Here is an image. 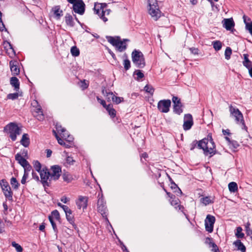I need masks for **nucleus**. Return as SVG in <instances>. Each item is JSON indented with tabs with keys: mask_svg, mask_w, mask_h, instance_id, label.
Here are the masks:
<instances>
[{
	"mask_svg": "<svg viewBox=\"0 0 252 252\" xmlns=\"http://www.w3.org/2000/svg\"><path fill=\"white\" fill-rule=\"evenodd\" d=\"M15 160L22 166L24 167L27 165L29 162L25 158H24L20 154L18 153L15 155Z\"/></svg>",
	"mask_w": 252,
	"mask_h": 252,
	"instance_id": "nucleus-20",
	"label": "nucleus"
},
{
	"mask_svg": "<svg viewBox=\"0 0 252 252\" xmlns=\"http://www.w3.org/2000/svg\"><path fill=\"white\" fill-rule=\"evenodd\" d=\"M193 122L192 116L190 114H187L184 115L183 128L185 130H188L193 126Z\"/></svg>",
	"mask_w": 252,
	"mask_h": 252,
	"instance_id": "nucleus-12",
	"label": "nucleus"
},
{
	"mask_svg": "<svg viewBox=\"0 0 252 252\" xmlns=\"http://www.w3.org/2000/svg\"><path fill=\"white\" fill-rule=\"evenodd\" d=\"M102 93L104 94H106V99H107V101H111V100H112L111 97V95H110L109 94L113 93L112 92H107L106 90L104 91L103 90H102Z\"/></svg>",
	"mask_w": 252,
	"mask_h": 252,
	"instance_id": "nucleus-55",
	"label": "nucleus"
},
{
	"mask_svg": "<svg viewBox=\"0 0 252 252\" xmlns=\"http://www.w3.org/2000/svg\"><path fill=\"white\" fill-rule=\"evenodd\" d=\"M33 115L39 121H42L44 119V116L41 107L38 105L36 107L33 111Z\"/></svg>",
	"mask_w": 252,
	"mask_h": 252,
	"instance_id": "nucleus-17",
	"label": "nucleus"
},
{
	"mask_svg": "<svg viewBox=\"0 0 252 252\" xmlns=\"http://www.w3.org/2000/svg\"><path fill=\"white\" fill-rule=\"evenodd\" d=\"M61 201L64 203H67L69 201V198L63 196L61 197Z\"/></svg>",
	"mask_w": 252,
	"mask_h": 252,
	"instance_id": "nucleus-60",
	"label": "nucleus"
},
{
	"mask_svg": "<svg viewBox=\"0 0 252 252\" xmlns=\"http://www.w3.org/2000/svg\"><path fill=\"white\" fill-rule=\"evenodd\" d=\"M12 246L14 247L17 252H22L23 251V249L22 247L19 245L18 244L16 243L15 242H12L11 243Z\"/></svg>",
	"mask_w": 252,
	"mask_h": 252,
	"instance_id": "nucleus-44",
	"label": "nucleus"
},
{
	"mask_svg": "<svg viewBox=\"0 0 252 252\" xmlns=\"http://www.w3.org/2000/svg\"><path fill=\"white\" fill-rule=\"evenodd\" d=\"M111 12V10L110 9L106 8L104 10H102V11L100 12V18L104 22H106L108 21V19L106 17H105V15H108Z\"/></svg>",
	"mask_w": 252,
	"mask_h": 252,
	"instance_id": "nucleus-26",
	"label": "nucleus"
},
{
	"mask_svg": "<svg viewBox=\"0 0 252 252\" xmlns=\"http://www.w3.org/2000/svg\"><path fill=\"white\" fill-rule=\"evenodd\" d=\"M75 162V160L73 159V158L70 156H67L66 158V162L68 164L73 165Z\"/></svg>",
	"mask_w": 252,
	"mask_h": 252,
	"instance_id": "nucleus-53",
	"label": "nucleus"
},
{
	"mask_svg": "<svg viewBox=\"0 0 252 252\" xmlns=\"http://www.w3.org/2000/svg\"><path fill=\"white\" fill-rule=\"evenodd\" d=\"M97 101L104 107L106 105V102H105V101L103 100V99H101L100 98H99L98 96H97Z\"/></svg>",
	"mask_w": 252,
	"mask_h": 252,
	"instance_id": "nucleus-61",
	"label": "nucleus"
},
{
	"mask_svg": "<svg viewBox=\"0 0 252 252\" xmlns=\"http://www.w3.org/2000/svg\"><path fill=\"white\" fill-rule=\"evenodd\" d=\"M67 137H66V139H64L66 142H67V143H68V144H70L71 145V146L72 147L74 145L73 144V137L70 135L69 134H67Z\"/></svg>",
	"mask_w": 252,
	"mask_h": 252,
	"instance_id": "nucleus-46",
	"label": "nucleus"
},
{
	"mask_svg": "<svg viewBox=\"0 0 252 252\" xmlns=\"http://www.w3.org/2000/svg\"><path fill=\"white\" fill-rule=\"evenodd\" d=\"M149 8V13L153 18V19L157 21L161 15V12L158 8L157 1L154 0H148Z\"/></svg>",
	"mask_w": 252,
	"mask_h": 252,
	"instance_id": "nucleus-6",
	"label": "nucleus"
},
{
	"mask_svg": "<svg viewBox=\"0 0 252 252\" xmlns=\"http://www.w3.org/2000/svg\"><path fill=\"white\" fill-rule=\"evenodd\" d=\"M56 128L58 132H66L65 128L63 127L61 125H56Z\"/></svg>",
	"mask_w": 252,
	"mask_h": 252,
	"instance_id": "nucleus-54",
	"label": "nucleus"
},
{
	"mask_svg": "<svg viewBox=\"0 0 252 252\" xmlns=\"http://www.w3.org/2000/svg\"><path fill=\"white\" fill-rule=\"evenodd\" d=\"M235 235L238 238H243L244 237V234L242 232V228L241 227L237 228Z\"/></svg>",
	"mask_w": 252,
	"mask_h": 252,
	"instance_id": "nucleus-37",
	"label": "nucleus"
},
{
	"mask_svg": "<svg viewBox=\"0 0 252 252\" xmlns=\"http://www.w3.org/2000/svg\"><path fill=\"white\" fill-rule=\"evenodd\" d=\"M4 30L7 31V29L5 28V26L3 22L0 23V31L2 32Z\"/></svg>",
	"mask_w": 252,
	"mask_h": 252,
	"instance_id": "nucleus-64",
	"label": "nucleus"
},
{
	"mask_svg": "<svg viewBox=\"0 0 252 252\" xmlns=\"http://www.w3.org/2000/svg\"><path fill=\"white\" fill-rule=\"evenodd\" d=\"M126 59L124 60V65L126 70H128L130 67V61L127 59V56L125 55Z\"/></svg>",
	"mask_w": 252,
	"mask_h": 252,
	"instance_id": "nucleus-41",
	"label": "nucleus"
},
{
	"mask_svg": "<svg viewBox=\"0 0 252 252\" xmlns=\"http://www.w3.org/2000/svg\"><path fill=\"white\" fill-rule=\"evenodd\" d=\"M232 54V50L230 47H227L224 53L225 58L226 60H229Z\"/></svg>",
	"mask_w": 252,
	"mask_h": 252,
	"instance_id": "nucleus-39",
	"label": "nucleus"
},
{
	"mask_svg": "<svg viewBox=\"0 0 252 252\" xmlns=\"http://www.w3.org/2000/svg\"><path fill=\"white\" fill-rule=\"evenodd\" d=\"M234 244H235V246L237 248L238 250L241 251L242 252H245V246L240 240H237L234 243Z\"/></svg>",
	"mask_w": 252,
	"mask_h": 252,
	"instance_id": "nucleus-28",
	"label": "nucleus"
},
{
	"mask_svg": "<svg viewBox=\"0 0 252 252\" xmlns=\"http://www.w3.org/2000/svg\"><path fill=\"white\" fill-rule=\"evenodd\" d=\"M100 6H98V7L97 8V6L96 5H94V12L95 14L99 15L100 12L102 11V10H104L107 7V4L105 3H100Z\"/></svg>",
	"mask_w": 252,
	"mask_h": 252,
	"instance_id": "nucleus-27",
	"label": "nucleus"
},
{
	"mask_svg": "<svg viewBox=\"0 0 252 252\" xmlns=\"http://www.w3.org/2000/svg\"><path fill=\"white\" fill-rule=\"evenodd\" d=\"M166 193L167 194V195L169 197H170L171 199H172V200H170L171 204L172 205H173V206L178 205L179 199H177V198H176L175 197L173 198L172 196H170L169 192H168L166 191Z\"/></svg>",
	"mask_w": 252,
	"mask_h": 252,
	"instance_id": "nucleus-43",
	"label": "nucleus"
},
{
	"mask_svg": "<svg viewBox=\"0 0 252 252\" xmlns=\"http://www.w3.org/2000/svg\"><path fill=\"white\" fill-rule=\"evenodd\" d=\"M144 91L146 92L149 93L151 95H153L154 93V88L150 85H146L144 87Z\"/></svg>",
	"mask_w": 252,
	"mask_h": 252,
	"instance_id": "nucleus-34",
	"label": "nucleus"
},
{
	"mask_svg": "<svg viewBox=\"0 0 252 252\" xmlns=\"http://www.w3.org/2000/svg\"><path fill=\"white\" fill-rule=\"evenodd\" d=\"M97 211L100 213L103 218H107V210L105 206L103 199L102 198V193L100 191L98 194V200H97Z\"/></svg>",
	"mask_w": 252,
	"mask_h": 252,
	"instance_id": "nucleus-8",
	"label": "nucleus"
},
{
	"mask_svg": "<svg viewBox=\"0 0 252 252\" xmlns=\"http://www.w3.org/2000/svg\"><path fill=\"white\" fill-rule=\"evenodd\" d=\"M190 50L191 51V52L194 55L198 54V49L197 48H191L190 49Z\"/></svg>",
	"mask_w": 252,
	"mask_h": 252,
	"instance_id": "nucleus-63",
	"label": "nucleus"
},
{
	"mask_svg": "<svg viewBox=\"0 0 252 252\" xmlns=\"http://www.w3.org/2000/svg\"><path fill=\"white\" fill-rule=\"evenodd\" d=\"M52 11L54 13V17L57 20L60 19L61 17L63 15V11L60 9V6L59 5L55 6L53 7Z\"/></svg>",
	"mask_w": 252,
	"mask_h": 252,
	"instance_id": "nucleus-19",
	"label": "nucleus"
},
{
	"mask_svg": "<svg viewBox=\"0 0 252 252\" xmlns=\"http://www.w3.org/2000/svg\"><path fill=\"white\" fill-rule=\"evenodd\" d=\"M190 150L193 151L197 147V140H194L190 145Z\"/></svg>",
	"mask_w": 252,
	"mask_h": 252,
	"instance_id": "nucleus-57",
	"label": "nucleus"
},
{
	"mask_svg": "<svg viewBox=\"0 0 252 252\" xmlns=\"http://www.w3.org/2000/svg\"><path fill=\"white\" fill-rule=\"evenodd\" d=\"M24 173H27L28 176H29V172L32 170V166L30 164V163L28 162L27 163V165H26V166H24Z\"/></svg>",
	"mask_w": 252,
	"mask_h": 252,
	"instance_id": "nucleus-48",
	"label": "nucleus"
},
{
	"mask_svg": "<svg viewBox=\"0 0 252 252\" xmlns=\"http://www.w3.org/2000/svg\"><path fill=\"white\" fill-rule=\"evenodd\" d=\"M19 94L17 93L9 94L7 95V98L9 99L15 100L18 97Z\"/></svg>",
	"mask_w": 252,
	"mask_h": 252,
	"instance_id": "nucleus-47",
	"label": "nucleus"
},
{
	"mask_svg": "<svg viewBox=\"0 0 252 252\" xmlns=\"http://www.w3.org/2000/svg\"><path fill=\"white\" fill-rule=\"evenodd\" d=\"M215 221V218L210 215H208L205 220V229L209 232L213 231L214 224Z\"/></svg>",
	"mask_w": 252,
	"mask_h": 252,
	"instance_id": "nucleus-11",
	"label": "nucleus"
},
{
	"mask_svg": "<svg viewBox=\"0 0 252 252\" xmlns=\"http://www.w3.org/2000/svg\"><path fill=\"white\" fill-rule=\"evenodd\" d=\"M62 174V169L60 166L54 165L51 167L50 170L45 167L43 168L40 174L41 181L44 188L50 187L51 180H57Z\"/></svg>",
	"mask_w": 252,
	"mask_h": 252,
	"instance_id": "nucleus-1",
	"label": "nucleus"
},
{
	"mask_svg": "<svg viewBox=\"0 0 252 252\" xmlns=\"http://www.w3.org/2000/svg\"><path fill=\"white\" fill-rule=\"evenodd\" d=\"M215 197L214 196H209L202 197L200 199V201L204 205L206 206L209 204L214 202Z\"/></svg>",
	"mask_w": 252,
	"mask_h": 252,
	"instance_id": "nucleus-21",
	"label": "nucleus"
},
{
	"mask_svg": "<svg viewBox=\"0 0 252 252\" xmlns=\"http://www.w3.org/2000/svg\"><path fill=\"white\" fill-rule=\"evenodd\" d=\"M65 22L66 24L70 27H73L74 26L75 23L74 22L72 16L68 13H67L65 16Z\"/></svg>",
	"mask_w": 252,
	"mask_h": 252,
	"instance_id": "nucleus-24",
	"label": "nucleus"
},
{
	"mask_svg": "<svg viewBox=\"0 0 252 252\" xmlns=\"http://www.w3.org/2000/svg\"><path fill=\"white\" fill-rule=\"evenodd\" d=\"M10 184L12 187L14 189H17L19 187V183L15 177H12L10 179Z\"/></svg>",
	"mask_w": 252,
	"mask_h": 252,
	"instance_id": "nucleus-35",
	"label": "nucleus"
},
{
	"mask_svg": "<svg viewBox=\"0 0 252 252\" xmlns=\"http://www.w3.org/2000/svg\"><path fill=\"white\" fill-rule=\"evenodd\" d=\"M106 38L108 41L111 43L113 46L116 47L119 52H123L126 49V44L125 43L126 41H129L127 39H124L121 41L120 37L117 36L116 38L107 36Z\"/></svg>",
	"mask_w": 252,
	"mask_h": 252,
	"instance_id": "nucleus-4",
	"label": "nucleus"
},
{
	"mask_svg": "<svg viewBox=\"0 0 252 252\" xmlns=\"http://www.w3.org/2000/svg\"><path fill=\"white\" fill-rule=\"evenodd\" d=\"M169 179L170 182V188L171 189H180L178 187V185L174 182L173 180L170 177H169Z\"/></svg>",
	"mask_w": 252,
	"mask_h": 252,
	"instance_id": "nucleus-50",
	"label": "nucleus"
},
{
	"mask_svg": "<svg viewBox=\"0 0 252 252\" xmlns=\"http://www.w3.org/2000/svg\"><path fill=\"white\" fill-rule=\"evenodd\" d=\"M62 178L64 182L69 183L72 181L75 180L76 179V176L64 170L62 174Z\"/></svg>",
	"mask_w": 252,
	"mask_h": 252,
	"instance_id": "nucleus-15",
	"label": "nucleus"
},
{
	"mask_svg": "<svg viewBox=\"0 0 252 252\" xmlns=\"http://www.w3.org/2000/svg\"><path fill=\"white\" fill-rule=\"evenodd\" d=\"M121 247L124 252H129L126 246L122 242H121Z\"/></svg>",
	"mask_w": 252,
	"mask_h": 252,
	"instance_id": "nucleus-62",
	"label": "nucleus"
},
{
	"mask_svg": "<svg viewBox=\"0 0 252 252\" xmlns=\"http://www.w3.org/2000/svg\"><path fill=\"white\" fill-rule=\"evenodd\" d=\"M223 26L227 31H230L234 27L235 23L232 18L224 19Z\"/></svg>",
	"mask_w": 252,
	"mask_h": 252,
	"instance_id": "nucleus-18",
	"label": "nucleus"
},
{
	"mask_svg": "<svg viewBox=\"0 0 252 252\" xmlns=\"http://www.w3.org/2000/svg\"><path fill=\"white\" fill-rule=\"evenodd\" d=\"M52 216L57 220H59L60 218L59 212L57 210H54L52 212Z\"/></svg>",
	"mask_w": 252,
	"mask_h": 252,
	"instance_id": "nucleus-51",
	"label": "nucleus"
},
{
	"mask_svg": "<svg viewBox=\"0 0 252 252\" xmlns=\"http://www.w3.org/2000/svg\"><path fill=\"white\" fill-rule=\"evenodd\" d=\"M213 48L217 51H219L222 47L221 42L219 40H216L212 42Z\"/></svg>",
	"mask_w": 252,
	"mask_h": 252,
	"instance_id": "nucleus-29",
	"label": "nucleus"
},
{
	"mask_svg": "<svg viewBox=\"0 0 252 252\" xmlns=\"http://www.w3.org/2000/svg\"><path fill=\"white\" fill-rule=\"evenodd\" d=\"M109 94H110V95H111L112 101H113L114 102L116 103V104H119L122 100H123V97L116 96L113 94V93H110Z\"/></svg>",
	"mask_w": 252,
	"mask_h": 252,
	"instance_id": "nucleus-30",
	"label": "nucleus"
},
{
	"mask_svg": "<svg viewBox=\"0 0 252 252\" xmlns=\"http://www.w3.org/2000/svg\"><path fill=\"white\" fill-rule=\"evenodd\" d=\"M108 113L112 118H114L116 117V111L114 108H112L111 110H110V111H109L108 112Z\"/></svg>",
	"mask_w": 252,
	"mask_h": 252,
	"instance_id": "nucleus-56",
	"label": "nucleus"
},
{
	"mask_svg": "<svg viewBox=\"0 0 252 252\" xmlns=\"http://www.w3.org/2000/svg\"><path fill=\"white\" fill-rule=\"evenodd\" d=\"M20 143L25 147H28L29 146L30 140L27 133H24L23 135Z\"/></svg>",
	"mask_w": 252,
	"mask_h": 252,
	"instance_id": "nucleus-23",
	"label": "nucleus"
},
{
	"mask_svg": "<svg viewBox=\"0 0 252 252\" xmlns=\"http://www.w3.org/2000/svg\"><path fill=\"white\" fill-rule=\"evenodd\" d=\"M33 165L35 169L40 174L42 171L41 163L38 160H35L33 162Z\"/></svg>",
	"mask_w": 252,
	"mask_h": 252,
	"instance_id": "nucleus-32",
	"label": "nucleus"
},
{
	"mask_svg": "<svg viewBox=\"0 0 252 252\" xmlns=\"http://www.w3.org/2000/svg\"><path fill=\"white\" fill-rule=\"evenodd\" d=\"M250 223L248 222L245 225L246 234L252 239V229L250 227Z\"/></svg>",
	"mask_w": 252,
	"mask_h": 252,
	"instance_id": "nucleus-36",
	"label": "nucleus"
},
{
	"mask_svg": "<svg viewBox=\"0 0 252 252\" xmlns=\"http://www.w3.org/2000/svg\"><path fill=\"white\" fill-rule=\"evenodd\" d=\"M66 219L70 221L72 220L73 217L72 216V211L70 209L68 211L66 212L65 213Z\"/></svg>",
	"mask_w": 252,
	"mask_h": 252,
	"instance_id": "nucleus-49",
	"label": "nucleus"
},
{
	"mask_svg": "<svg viewBox=\"0 0 252 252\" xmlns=\"http://www.w3.org/2000/svg\"><path fill=\"white\" fill-rule=\"evenodd\" d=\"M72 55L74 57H77L80 54V51L76 46H73L70 50Z\"/></svg>",
	"mask_w": 252,
	"mask_h": 252,
	"instance_id": "nucleus-33",
	"label": "nucleus"
},
{
	"mask_svg": "<svg viewBox=\"0 0 252 252\" xmlns=\"http://www.w3.org/2000/svg\"><path fill=\"white\" fill-rule=\"evenodd\" d=\"M10 84L14 87V90L18 91L20 88V83L18 79L16 77H12L10 80Z\"/></svg>",
	"mask_w": 252,
	"mask_h": 252,
	"instance_id": "nucleus-22",
	"label": "nucleus"
},
{
	"mask_svg": "<svg viewBox=\"0 0 252 252\" xmlns=\"http://www.w3.org/2000/svg\"><path fill=\"white\" fill-rule=\"evenodd\" d=\"M72 4L73 10L74 12L80 15H83L84 13L85 4L82 0H80Z\"/></svg>",
	"mask_w": 252,
	"mask_h": 252,
	"instance_id": "nucleus-13",
	"label": "nucleus"
},
{
	"mask_svg": "<svg viewBox=\"0 0 252 252\" xmlns=\"http://www.w3.org/2000/svg\"><path fill=\"white\" fill-rule=\"evenodd\" d=\"M88 198L87 196H79L78 199L76 201V205L78 208L83 210L86 209L88 205Z\"/></svg>",
	"mask_w": 252,
	"mask_h": 252,
	"instance_id": "nucleus-14",
	"label": "nucleus"
},
{
	"mask_svg": "<svg viewBox=\"0 0 252 252\" xmlns=\"http://www.w3.org/2000/svg\"><path fill=\"white\" fill-rule=\"evenodd\" d=\"M243 18H244V22L246 24V29L249 31L250 33L252 35V22H251L249 24L246 23V16L245 15H244L243 16Z\"/></svg>",
	"mask_w": 252,
	"mask_h": 252,
	"instance_id": "nucleus-42",
	"label": "nucleus"
},
{
	"mask_svg": "<svg viewBox=\"0 0 252 252\" xmlns=\"http://www.w3.org/2000/svg\"><path fill=\"white\" fill-rule=\"evenodd\" d=\"M4 190V194L5 195V197L10 201L12 200V192L11 190Z\"/></svg>",
	"mask_w": 252,
	"mask_h": 252,
	"instance_id": "nucleus-38",
	"label": "nucleus"
},
{
	"mask_svg": "<svg viewBox=\"0 0 252 252\" xmlns=\"http://www.w3.org/2000/svg\"><path fill=\"white\" fill-rule=\"evenodd\" d=\"M172 102L173 105V112L178 114L180 115L183 111L182 109L183 105L181 103V99L177 96H173Z\"/></svg>",
	"mask_w": 252,
	"mask_h": 252,
	"instance_id": "nucleus-10",
	"label": "nucleus"
},
{
	"mask_svg": "<svg viewBox=\"0 0 252 252\" xmlns=\"http://www.w3.org/2000/svg\"><path fill=\"white\" fill-rule=\"evenodd\" d=\"M49 220L52 225V227L54 229V230H56V224L54 222V221H53V219H52V217L51 216H49Z\"/></svg>",
	"mask_w": 252,
	"mask_h": 252,
	"instance_id": "nucleus-59",
	"label": "nucleus"
},
{
	"mask_svg": "<svg viewBox=\"0 0 252 252\" xmlns=\"http://www.w3.org/2000/svg\"><path fill=\"white\" fill-rule=\"evenodd\" d=\"M229 110L232 116L235 117L236 123L240 122L242 124V128L247 131V127L245 125L243 116L241 111L238 108L233 107L231 105L229 106Z\"/></svg>",
	"mask_w": 252,
	"mask_h": 252,
	"instance_id": "nucleus-7",
	"label": "nucleus"
},
{
	"mask_svg": "<svg viewBox=\"0 0 252 252\" xmlns=\"http://www.w3.org/2000/svg\"><path fill=\"white\" fill-rule=\"evenodd\" d=\"M132 61L137 68H142L146 65L143 54L139 50L135 49L131 53Z\"/></svg>",
	"mask_w": 252,
	"mask_h": 252,
	"instance_id": "nucleus-3",
	"label": "nucleus"
},
{
	"mask_svg": "<svg viewBox=\"0 0 252 252\" xmlns=\"http://www.w3.org/2000/svg\"><path fill=\"white\" fill-rule=\"evenodd\" d=\"M228 189H238V185L236 182H230L228 185Z\"/></svg>",
	"mask_w": 252,
	"mask_h": 252,
	"instance_id": "nucleus-52",
	"label": "nucleus"
},
{
	"mask_svg": "<svg viewBox=\"0 0 252 252\" xmlns=\"http://www.w3.org/2000/svg\"><path fill=\"white\" fill-rule=\"evenodd\" d=\"M28 176H28L27 173H24L23 176L21 181L22 184H25L26 183V180L28 178Z\"/></svg>",
	"mask_w": 252,
	"mask_h": 252,
	"instance_id": "nucleus-58",
	"label": "nucleus"
},
{
	"mask_svg": "<svg viewBox=\"0 0 252 252\" xmlns=\"http://www.w3.org/2000/svg\"><path fill=\"white\" fill-rule=\"evenodd\" d=\"M199 149H202L205 156L211 158L215 155L217 151L216 145L212 138V134L209 133L206 137L201 140H197V147Z\"/></svg>",
	"mask_w": 252,
	"mask_h": 252,
	"instance_id": "nucleus-2",
	"label": "nucleus"
},
{
	"mask_svg": "<svg viewBox=\"0 0 252 252\" xmlns=\"http://www.w3.org/2000/svg\"><path fill=\"white\" fill-rule=\"evenodd\" d=\"M4 131L9 133V137L13 141L16 140L17 135L20 134L21 129L14 123H10L4 127Z\"/></svg>",
	"mask_w": 252,
	"mask_h": 252,
	"instance_id": "nucleus-5",
	"label": "nucleus"
},
{
	"mask_svg": "<svg viewBox=\"0 0 252 252\" xmlns=\"http://www.w3.org/2000/svg\"><path fill=\"white\" fill-rule=\"evenodd\" d=\"M58 142L59 144L64 146L66 148H69L72 147L70 144H68V143H67V142H65L64 140L61 138L59 139H58Z\"/></svg>",
	"mask_w": 252,
	"mask_h": 252,
	"instance_id": "nucleus-40",
	"label": "nucleus"
},
{
	"mask_svg": "<svg viewBox=\"0 0 252 252\" xmlns=\"http://www.w3.org/2000/svg\"><path fill=\"white\" fill-rule=\"evenodd\" d=\"M171 106V101L169 99L161 100L158 103V108L162 113H167Z\"/></svg>",
	"mask_w": 252,
	"mask_h": 252,
	"instance_id": "nucleus-9",
	"label": "nucleus"
},
{
	"mask_svg": "<svg viewBox=\"0 0 252 252\" xmlns=\"http://www.w3.org/2000/svg\"><path fill=\"white\" fill-rule=\"evenodd\" d=\"M243 56L244 61L243 62V64L244 66L247 68H249L250 67H252V62L249 59L248 54H245L243 55Z\"/></svg>",
	"mask_w": 252,
	"mask_h": 252,
	"instance_id": "nucleus-25",
	"label": "nucleus"
},
{
	"mask_svg": "<svg viewBox=\"0 0 252 252\" xmlns=\"http://www.w3.org/2000/svg\"><path fill=\"white\" fill-rule=\"evenodd\" d=\"M134 74L137 75V80H139L140 79L143 78L144 77L143 73L140 70H136L134 72Z\"/></svg>",
	"mask_w": 252,
	"mask_h": 252,
	"instance_id": "nucleus-45",
	"label": "nucleus"
},
{
	"mask_svg": "<svg viewBox=\"0 0 252 252\" xmlns=\"http://www.w3.org/2000/svg\"><path fill=\"white\" fill-rule=\"evenodd\" d=\"M18 65V63L17 61H11L9 62L10 70L14 75H18L20 73V69Z\"/></svg>",
	"mask_w": 252,
	"mask_h": 252,
	"instance_id": "nucleus-16",
	"label": "nucleus"
},
{
	"mask_svg": "<svg viewBox=\"0 0 252 252\" xmlns=\"http://www.w3.org/2000/svg\"><path fill=\"white\" fill-rule=\"evenodd\" d=\"M0 185L1 189H7L8 188V189H11L9 183L5 179H2L0 181Z\"/></svg>",
	"mask_w": 252,
	"mask_h": 252,
	"instance_id": "nucleus-31",
	"label": "nucleus"
}]
</instances>
